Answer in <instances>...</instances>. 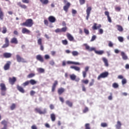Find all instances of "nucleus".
<instances>
[{
	"label": "nucleus",
	"mask_w": 129,
	"mask_h": 129,
	"mask_svg": "<svg viewBox=\"0 0 129 129\" xmlns=\"http://www.w3.org/2000/svg\"><path fill=\"white\" fill-rule=\"evenodd\" d=\"M89 82V81L88 80H82V83H83L84 84H88Z\"/></svg>",
	"instance_id": "obj_46"
},
{
	"label": "nucleus",
	"mask_w": 129,
	"mask_h": 129,
	"mask_svg": "<svg viewBox=\"0 0 129 129\" xmlns=\"http://www.w3.org/2000/svg\"><path fill=\"white\" fill-rule=\"evenodd\" d=\"M120 127H121V123H120V121H117L116 125V128L120 129Z\"/></svg>",
	"instance_id": "obj_34"
},
{
	"label": "nucleus",
	"mask_w": 129,
	"mask_h": 129,
	"mask_svg": "<svg viewBox=\"0 0 129 129\" xmlns=\"http://www.w3.org/2000/svg\"><path fill=\"white\" fill-rule=\"evenodd\" d=\"M116 27H117V30H118V31H119V32H122L123 31V28H122V26H120L119 25H117Z\"/></svg>",
	"instance_id": "obj_35"
},
{
	"label": "nucleus",
	"mask_w": 129,
	"mask_h": 129,
	"mask_svg": "<svg viewBox=\"0 0 129 129\" xmlns=\"http://www.w3.org/2000/svg\"><path fill=\"white\" fill-rule=\"evenodd\" d=\"M63 3L64 4H66V5L63 6V10L66 11V13H67L68 12V10L69 9V8H70V6H71V4L69 2H67V0H63Z\"/></svg>",
	"instance_id": "obj_4"
},
{
	"label": "nucleus",
	"mask_w": 129,
	"mask_h": 129,
	"mask_svg": "<svg viewBox=\"0 0 129 129\" xmlns=\"http://www.w3.org/2000/svg\"><path fill=\"white\" fill-rule=\"evenodd\" d=\"M16 59L17 61L18 62H22L23 63H26V61L25 60V59L23 58L22 57H21V56H20V55L17 54L16 55Z\"/></svg>",
	"instance_id": "obj_12"
},
{
	"label": "nucleus",
	"mask_w": 129,
	"mask_h": 129,
	"mask_svg": "<svg viewBox=\"0 0 129 129\" xmlns=\"http://www.w3.org/2000/svg\"><path fill=\"white\" fill-rule=\"evenodd\" d=\"M67 27H64L61 28V33H65L67 31Z\"/></svg>",
	"instance_id": "obj_48"
},
{
	"label": "nucleus",
	"mask_w": 129,
	"mask_h": 129,
	"mask_svg": "<svg viewBox=\"0 0 129 129\" xmlns=\"http://www.w3.org/2000/svg\"><path fill=\"white\" fill-rule=\"evenodd\" d=\"M61 42L62 43L63 45H66L68 44V41L66 39L62 40Z\"/></svg>",
	"instance_id": "obj_52"
},
{
	"label": "nucleus",
	"mask_w": 129,
	"mask_h": 129,
	"mask_svg": "<svg viewBox=\"0 0 129 129\" xmlns=\"http://www.w3.org/2000/svg\"><path fill=\"white\" fill-rule=\"evenodd\" d=\"M50 118L52 121H55V120H56V116L55 115V114L54 113L51 114Z\"/></svg>",
	"instance_id": "obj_32"
},
{
	"label": "nucleus",
	"mask_w": 129,
	"mask_h": 129,
	"mask_svg": "<svg viewBox=\"0 0 129 129\" xmlns=\"http://www.w3.org/2000/svg\"><path fill=\"white\" fill-rule=\"evenodd\" d=\"M8 32V29H7V27L6 26H4L3 27V30L2 31V33L3 34H6Z\"/></svg>",
	"instance_id": "obj_40"
},
{
	"label": "nucleus",
	"mask_w": 129,
	"mask_h": 129,
	"mask_svg": "<svg viewBox=\"0 0 129 129\" xmlns=\"http://www.w3.org/2000/svg\"><path fill=\"white\" fill-rule=\"evenodd\" d=\"M105 15L107 16L108 22L111 23V18H110V16H109V12H108V11H105Z\"/></svg>",
	"instance_id": "obj_26"
},
{
	"label": "nucleus",
	"mask_w": 129,
	"mask_h": 129,
	"mask_svg": "<svg viewBox=\"0 0 129 129\" xmlns=\"http://www.w3.org/2000/svg\"><path fill=\"white\" fill-rule=\"evenodd\" d=\"M67 37L69 41H72L74 40V37H73V36L70 33H67Z\"/></svg>",
	"instance_id": "obj_28"
},
{
	"label": "nucleus",
	"mask_w": 129,
	"mask_h": 129,
	"mask_svg": "<svg viewBox=\"0 0 129 129\" xmlns=\"http://www.w3.org/2000/svg\"><path fill=\"white\" fill-rule=\"evenodd\" d=\"M31 129H38V128H37L36 125L34 124L31 126Z\"/></svg>",
	"instance_id": "obj_64"
},
{
	"label": "nucleus",
	"mask_w": 129,
	"mask_h": 129,
	"mask_svg": "<svg viewBox=\"0 0 129 129\" xmlns=\"http://www.w3.org/2000/svg\"><path fill=\"white\" fill-rule=\"evenodd\" d=\"M10 43L11 44H15L17 45V44L19 43V41H18V39L16 37H13L11 39Z\"/></svg>",
	"instance_id": "obj_19"
},
{
	"label": "nucleus",
	"mask_w": 129,
	"mask_h": 129,
	"mask_svg": "<svg viewBox=\"0 0 129 129\" xmlns=\"http://www.w3.org/2000/svg\"><path fill=\"white\" fill-rule=\"evenodd\" d=\"M29 83H30L31 85H35V84H37V81L35 80L31 79L29 81Z\"/></svg>",
	"instance_id": "obj_39"
},
{
	"label": "nucleus",
	"mask_w": 129,
	"mask_h": 129,
	"mask_svg": "<svg viewBox=\"0 0 129 129\" xmlns=\"http://www.w3.org/2000/svg\"><path fill=\"white\" fill-rule=\"evenodd\" d=\"M0 87L1 90V95H2V96H5L6 94H7V87H6V84H5V83L0 84Z\"/></svg>",
	"instance_id": "obj_3"
},
{
	"label": "nucleus",
	"mask_w": 129,
	"mask_h": 129,
	"mask_svg": "<svg viewBox=\"0 0 129 129\" xmlns=\"http://www.w3.org/2000/svg\"><path fill=\"white\" fill-rule=\"evenodd\" d=\"M49 64L50 65H51V66H53V65L55 64V62L54 61V60H50L49 61Z\"/></svg>",
	"instance_id": "obj_62"
},
{
	"label": "nucleus",
	"mask_w": 129,
	"mask_h": 129,
	"mask_svg": "<svg viewBox=\"0 0 129 129\" xmlns=\"http://www.w3.org/2000/svg\"><path fill=\"white\" fill-rule=\"evenodd\" d=\"M17 88L20 92H21V93H25V90H24V88L21 86L18 85Z\"/></svg>",
	"instance_id": "obj_27"
},
{
	"label": "nucleus",
	"mask_w": 129,
	"mask_h": 129,
	"mask_svg": "<svg viewBox=\"0 0 129 129\" xmlns=\"http://www.w3.org/2000/svg\"><path fill=\"white\" fill-rule=\"evenodd\" d=\"M80 5H84L85 4V0H79Z\"/></svg>",
	"instance_id": "obj_60"
},
{
	"label": "nucleus",
	"mask_w": 129,
	"mask_h": 129,
	"mask_svg": "<svg viewBox=\"0 0 129 129\" xmlns=\"http://www.w3.org/2000/svg\"><path fill=\"white\" fill-rule=\"evenodd\" d=\"M102 60L103 62H104L105 66L106 67H108L109 64H108V60H107V58L105 57H102Z\"/></svg>",
	"instance_id": "obj_21"
},
{
	"label": "nucleus",
	"mask_w": 129,
	"mask_h": 129,
	"mask_svg": "<svg viewBox=\"0 0 129 129\" xmlns=\"http://www.w3.org/2000/svg\"><path fill=\"white\" fill-rule=\"evenodd\" d=\"M101 28V24L97 25V23H94L93 26H92V30L95 31L96 30H99L98 32L100 35H102L103 34V29H100Z\"/></svg>",
	"instance_id": "obj_2"
},
{
	"label": "nucleus",
	"mask_w": 129,
	"mask_h": 129,
	"mask_svg": "<svg viewBox=\"0 0 129 129\" xmlns=\"http://www.w3.org/2000/svg\"><path fill=\"white\" fill-rule=\"evenodd\" d=\"M9 81L10 84L14 85L15 84V82L17 81V78L15 77H13V78H9Z\"/></svg>",
	"instance_id": "obj_13"
},
{
	"label": "nucleus",
	"mask_w": 129,
	"mask_h": 129,
	"mask_svg": "<svg viewBox=\"0 0 129 129\" xmlns=\"http://www.w3.org/2000/svg\"><path fill=\"white\" fill-rule=\"evenodd\" d=\"M35 74L34 73H30L27 76V78H33L34 77Z\"/></svg>",
	"instance_id": "obj_43"
},
{
	"label": "nucleus",
	"mask_w": 129,
	"mask_h": 129,
	"mask_svg": "<svg viewBox=\"0 0 129 129\" xmlns=\"http://www.w3.org/2000/svg\"><path fill=\"white\" fill-rule=\"evenodd\" d=\"M22 34H30L31 31L26 28H23L22 30Z\"/></svg>",
	"instance_id": "obj_22"
},
{
	"label": "nucleus",
	"mask_w": 129,
	"mask_h": 129,
	"mask_svg": "<svg viewBox=\"0 0 129 129\" xmlns=\"http://www.w3.org/2000/svg\"><path fill=\"white\" fill-rule=\"evenodd\" d=\"M16 104L15 103H13L11 106H10V109L11 110H14V109H15V108H16Z\"/></svg>",
	"instance_id": "obj_45"
},
{
	"label": "nucleus",
	"mask_w": 129,
	"mask_h": 129,
	"mask_svg": "<svg viewBox=\"0 0 129 129\" xmlns=\"http://www.w3.org/2000/svg\"><path fill=\"white\" fill-rule=\"evenodd\" d=\"M92 10V8H91V7H88L86 10L87 16L86 17V19L87 21H88V19H89V17L90 16V13Z\"/></svg>",
	"instance_id": "obj_8"
},
{
	"label": "nucleus",
	"mask_w": 129,
	"mask_h": 129,
	"mask_svg": "<svg viewBox=\"0 0 129 129\" xmlns=\"http://www.w3.org/2000/svg\"><path fill=\"white\" fill-rule=\"evenodd\" d=\"M35 111H36V112L39 113V114H45V113H46V110H44L43 111H42L41 110V109L39 108H36L35 109Z\"/></svg>",
	"instance_id": "obj_14"
},
{
	"label": "nucleus",
	"mask_w": 129,
	"mask_h": 129,
	"mask_svg": "<svg viewBox=\"0 0 129 129\" xmlns=\"http://www.w3.org/2000/svg\"><path fill=\"white\" fill-rule=\"evenodd\" d=\"M72 54L73 55V56H78V55H79V52H78L77 51H73L72 52Z\"/></svg>",
	"instance_id": "obj_42"
},
{
	"label": "nucleus",
	"mask_w": 129,
	"mask_h": 129,
	"mask_svg": "<svg viewBox=\"0 0 129 129\" xmlns=\"http://www.w3.org/2000/svg\"><path fill=\"white\" fill-rule=\"evenodd\" d=\"M89 71V67L87 66L85 68V71L82 72V75L83 78H86V76L87 75V72Z\"/></svg>",
	"instance_id": "obj_9"
},
{
	"label": "nucleus",
	"mask_w": 129,
	"mask_h": 129,
	"mask_svg": "<svg viewBox=\"0 0 129 129\" xmlns=\"http://www.w3.org/2000/svg\"><path fill=\"white\" fill-rule=\"evenodd\" d=\"M23 4H30V0H22Z\"/></svg>",
	"instance_id": "obj_54"
},
{
	"label": "nucleus",
	"mask_w": 129,
	"mask_h": 129,
	"mask_svg": "<svg viewBox=\"0 0 129 129\" xmlns=\"http://www.w3.org/2000/svg\"><path fill=\"white\" fill-rule=\"evenodd\" d=\"M126 84V79H123L122 80V85H124V84Z\"/></svg>",
	"instance_id": "obj_57"
},
{
	"label": "nucleus",
	"mask_w": 129,
	"mask_h": 129,
	"mask_svg": "<svg viewBox=\"0 0 129 129\" xmlns=\"http://www.w3.org/2000/svg\"><path fill=\"white\" fill-rule=\"evenodd\" d=\"M70 68L71 69H74V70H76V71H80V68L78 67L71 66Z\"/></svg>",
	"instance_id": "obj_36"
},
{
	"label": "nucleus",
	"mask_w": 129,
	"mask_h": 129,
	"mask_svg": "<svg viewBox=\"0 0 129 129\" xmlns=\"http://www.w3.org/2000/svg\"><path fill=\"white\" fill-rule=\"evenodd\" d=\"M44 59L45 60H48V59H50V56L48 54H46L44 55Z\"/></svg>",
	"instance_id": "obj_61"
},
{
	"label": "nucleus",
	"mask_w": 129,
	"mask_h": 129,
	"mask_svg": "<svg viewBox=\"0 0 129 129\" xmlns=\"http://www.w3.org/2000/svg\"><path fill=\"white\" fill-rule=\"evenodd\" d=\"M42 38H39L37 40V44L39 45L41 51H44V45H43V43H42Z\"/></svg>",
	"instance_id": "obj_7"
},
{
	"label": "nucleus",
	"mask_w": 129,
	"mask_h": 129,
	"mask_svg": "<svg viewBox=\"0 0 129 129\" xmlns=\"http://www.w3.org/2000/svg\"><path fill=\"white\" fill-rule=\"evenodd\" d=\"M84 32L86 35H89V30L86 28L84 29Z\"/></svg>",
	"instance_id": "obj_51"
},
{
	"label": "nucleus",
	"mask_w": 129,
	"mask_h": 129,
	"mask_svg": "<svg viewBox=\"0 0 129 129\" xmlns=\"http://www.w3.org/2000/svg\"><path fill=\"white\" fill-rule=\"evenodd\" d=\"M4 12H3V11L2 10V8L0 7V20H4Z\"/></svg>",
	"instance_id": "obj_31"
},
{
	"label": "nucleus",
	"mask_w": 129,
	"mask_h": 129,
	"mask_svg": "<svg viewBox=\"0 0 129 129\" xmlns=\"http://www.w3.org/2000/svg\"><path fill=\"white\" fill-rule=\"evenodd\" d=\"M107 76H108V72H105L98 76L97 79L98 80H100L101 78H106V77H107Z\"/></svg>",
	"instance_id": "obj_5"
},
{
	"label": "nucleus",
	"mask_w": 129,
	"mask_h": 129,
	"mask_svg": "<svg viewBox=\"0 0 129 129\" xmlns=\"http://www.w3.org/2000/svg\"><path fill=\"white\" fill-rule=\"evenodd\" d=\"M36 58L38 61H39L41 63H43V62H44V57H43V56L40 54L36 55Z\"/></svg>",
	"instance_id": "obj_16"
},
{
	"label": "nucleus",
	"mask_w": 129,
	"mask_h": 129,
	"mask_svg": "<svg viewBox=\"0 0 129 129\" xmlns=\"http://www.w3.org/2000/svg\"><path fill=\"white\" fill-rule=\"evenodd\" d=\"M33 25H34V21L32 19H27L25 22H23L21 24V26H23V27H27L28 28H32L33 27Z\"/></svg>",
	"instance_id": "obj_1"
},
{
	"label": "nucleus",
	"mask_w": 129,
	"mask_h": 129,
	"mask_svg": "<svg viewBox=\"0 0 129 129\" xmlns=\"http://www.w3.org/2000/svg\"><path fill=\"white\" fill-rule=\"evenodd\" d=\"M30 84L29 81H27L26 82L23 83L22 85L24 86V87H26V86H27V85H29Z\"/></svg>",
	"instance_id": "obj_44"
},
{
	"label": "nucleus",
	"mask_w": 129,
	"mask_h": 129,
	"mask_svg": "<svg viewBox=\"0 0 129 129\" xmlns=\"http://www.w3.org/2000/svg\"><path fill=\"white\" fill-rule=\"evenodd\" d=\"M84 46H85V47H86V50H88V51H94V50H95V49L94 48H93V47L90 48L89 45H88L86 44H85Z\"/></svg>",
	"instance_id": "obj_24"
},
{
	"label": "nucleus",
	"mask_w": 129,
	"mask_h": 129,
	"mask_svg": "<svg viewBox=\"0 0 129 129\" xmlns=\"http://www.w3.org/2000/svg\"><path fill=\"white\" fill-rule=\"evenodd\" d=\"M58 85V81L56 80L53 83L52 86L51 87V92H54L56 90V87Z\"/></svg>",
	"instance_id": "obj_11"
},
{
	"label": "nucleus",
	"mask_w": 129,
	"mask_h": 129,
	"mask_svg": "<svg viewBox=\"0 0 129 129\" xmlns=\"http://www.w3.org/2000/svg\"><path fill=\"white\" fill-rule=\"evenodd\" d=\"M95 53L98 55H102L104 53L103 50H95Z\"/></svg>",
	"instance_id": "obj_37"
},
{
	"label": "nucleus",
	"mask_w": 129,
	"mask_h": 129,
	"mask_svg": "<svg viewBox=\"0 0 129 129\" xmlns=\"http://www.w3.org/2000/svg\"><path fill=\"white\" fill-rule=\"evenodd\" d=\"M112 87H113V88H118V84L116 83H114L112 84Z\"/></svg>",
	"instance_id": "obj_49"
},
{
	"label": "nucleus",
	"mask_w": 129,
	"mask_h": 129,
	"mask_svg": "<svg viewBox=\"0 0 129 129\" xmlns=\"http://www.w3.org/2000/svg\"><path fill=\"white\" fill-rule=\"evenodd\" d=\"M48 20L49 22L51 23H55V22H56V18L52 16H49Z\"/></svg>",
	"instance_id": "obj_18"
},
{
	"label": "nucleus",
	"mask_w": 129,
	"mask_h": 129,
	"mask_svg": "<svg viewBox=\"0 0 129 129\" xmlns=\"http://www.w3.org/2000/svg\"><path fill=\"white\" fill-rule=\"evenodd\" d=\"M121 56H122L123 60H127V59H128V57H127V56L123 51L121 52Z\"/></svg>",
	"instance_id": "obj_25"
},
{
	"label": "nucleus",
	"mask_w": 129,
	"mask_h": 129,
	"mask_svg": "<svg viewBox=\"0 0 129 129\" xmlns=\"http://www.w3.org/2000/svg\"><path fill=\"white\" fill-rule=\"evenodd\" d=\"M70 77L71 80H73V81L75 80V81H76L77 82H78L80 80V79L79 78H78L76 79V75L74 74L71 75L70 76Z\"/></svg>",
	"instance_id": "obj_17"
},
{
	"label": "nucleus",
	"mask_w": 129,
	"mask_h": 129,
	"mask_svg": "<svg viewBox=\"0 0 129 129\" xmlns=\"http://www.w3.org/2000/svg\"><path fill=\"white\" fill-rule=\"evenodd\" d=\"M54 32L55 33H62L61 29H59V28H57L56 29H55Z\"/></svg>",
	"instance_id": "obj_53"
},
{
	"label": "nucleus",
	"mask_w": 129,
	"mask_h": 129,
	"mask_svg": "<svg viewBox=\"0 0 129 129\" xmlns=\"http://www.w3.org/2000/svg\"><path fill=\"white\" fill-rule=\"evenodd\" d=\"M44 24L45 25V26H48L49 25V21H48L47 20H44Z\"/></svg>",
	"instance_id": "obj_56"
},
{
	"label": "nucleus",
	"mask_w": 129,
	"mask_h": 129,
	"mask_svg": "<svg viewBox=\"0 0 129 129\" xmlns=\"http://www.w3.org/2000/svg\"><path fill=\"white\" fill-rule=\"evenodd\" d=\"M8 123H9V122L5 119L1 121V124L4 125V127H8Z\"/></svg>",
	"instance_id": "obj_29"
},
{
	"label": "nucleus",
	"mask_w": 129,
	"mask_h": 129,
	"mask_svg": "<svg viewBox=\"0 0 129 129\" xmlns=\"http://www.w3.org/2000/svg\"><path fill=\"white\" fill-rule=\"evenodd\" d=\"M95 39H96V36L93 35L91 39V42H93V41H94Z\"/></svg>",
	"instance_id": "obj_59"
},
{
	"label": "nucleus",
	"mask_w": 129,
	"mask_h": 129,
	"mask_svg": "<svg viewBox=\"0 0 129 129\" xmlns=\"http://www.w3.org/2000/svg\"><path fill=\"white\" fill-rule=\"evenodd\" d=\"M37 71L38 73H44L45 72V70L41 68L37 69Z\"/></svg>",
	"instance_id": "obj_41"
},
{
	"label": "nucleus",
	"mask_w": 129,
	"mask_h": 129,
	"mask_svg": "<svg viewBox=\"0 0 129 129\" xmlns=\"http://www.w3.org/2000/svg\"><path fill=\"white\" fill-rule=\"evenodd\" d=\"M94 84V79H92L91 82L89 83V86H92Z\"/></svg>",
	"instance_id": "obj_58"
},
{
	"label": "nucleus",
	"mask_w": 129,
	"mask_h": 129,
	"mask_svg": "<svg viewBox=\"0 0 129 129\" xmlns=\"http://www.w3.org/2000/svg\"><path fill=\"white\" fill-rule=\"evenodd\" d=\"M3 57L6 58H11V57H12V53L9 52H5L3 53Z\"/></svg>",
	"instance_id": "obj_23"
},
{
	"label": "nucleus",
	"mask_w": 129,
	"mask_h": 129,
	"mask_svg": "<svg viewBox=\"0 0 129 129\" xmlns=\"http://www.w3.org/2000/svg\"><path fill=\"white\" fill-rule=\"evenodd\" d=\"M5 43L2 46V48L3 49H5V48H8L9 46H10V40H9V38L8 37L5 38Z\"/></svg>",
	"instance_id": "obj_6"
},
{
	"label": "nucleus",
	"mask_w": 129,
	"mask_h": 129,
	"mask_svg": "<svg viewBox=\"0 0 129 129\" xmlns=\"http://www.w3.org/2000/svg\"><path fill=\"white\" fill-rule=\"evenodd\" d=\"M40 2L42 5H48L49 4V0H40Z\"/></svg>",
	"instance_id": "obj_38"
},
{
	"label": "nucleus",
	"mask_w": 129,
	"mask_h": 129,
	"mask_svg": "<svg viewBox=\"0 0 129 129\" xmlns=\"http://www.w3.org/2000/svg\"><path fill=\"white\" fill-rule=\"evenodd\" d=\"M118 40L119 42H123V38L122 37H118Z\"/></svg>",
	"instance_id": "obj_55"
},
{
	"label": "nucleus",
	"mask_w": 129,
	"mask_h": 129,
	"mask_svg": "<svg viewBox=\"0 0 129 129\" xmlns=\"http://www.w3.org/2000/svg\"><path fill=\"white\" fill-rule=\"evenodd\" d=\"M65 92V89L64 88H59L57 90V93L59 95L63 94Z\"/></svg>",
	"instance_id": "obj_20"
},
{
	"label": "nucleus",
	"mask_w": 129,
	"mask_h": 129,
	"mask_svg": "<svg viewBox=\"0 0 129 129\" xmlns=\"http://www.w3.org/2000/svg\"><path fill=\"white\" fill-rule=\"evenodd\" d=\"M83 111L84 113H86V112H87V111H88V108L86 107Z\"/></svg>",
	"instance_id": "obj_63"
},
{
	"label": "nucleus",
	"mask_w": 129,
	"mask_h": 129,
	"mask_svg": "<svg viewBox=\"0 0 129 129\" xmlns=\"http://www.w3.org/2000/svg\"><path fill=\"white\" fill-rule=\"evenodd\" d=\"M66 104H67V105H68L70 107H72V106H73V103L71 102L69 100H67L66 101Z\"/></svg>",
	"instance_id": "obj_33"
},
{
	"label": "nucleus",
	"mask_w": 129,
	"mask_h": 129,
	"mask_svg": "<svg viewBox=\"0 0 129 129\" xmlns=\"http://www.w3.org/2000/svg\"><path fill=\"white\" fill-rule=\"evenodd\" d=\"M85 129H91V127H90V124L89 123H86L85 124Z\"/></svg>",
	"instance_id": "obj_47"
},
{
	"label": "nucleus",
	"mask_w": 129,
	"mask_h": 129,
	"mask_svg": "<svg viewBox=\"0 0 129 129\" xmlns=\"http://www.w3.org/2000/svg\"><path fill=\"white\" fill-rule=\"evenodd\" d=\"M101 126H102V127H106L107 126V123L105 122H102L101 123Z\"/></svg>",
	"instance_id": "obj_50"
},
{
	"label": "nucleus",
	"mask_w": 129,
	"mask_h": 129,
	"mask_svg": "<svg viewBox=\"0 0 129 129\" xmlns=\"http://www.w3.org/2000/svg\"><path fill=\"white\" fill-rule=\"evenodd\" d=\"M11 64H12V62H11V61H7V63L5 64L4 67V70H9L11 67Z\"/></svg>",
	"instance_id": "obj_10"
},
{
	"label": "nucleus",
	"mask_w": 129,
	"mask_h": 129,
	"mask_svg": "<svg viewBox=\"0 0 129 129\" xmlns=\"http://www.w3.org/2000/svg\"><path fill=\"white\" fill-rule=\"evenodd\" d=\"M17 5L19 6L20 8L23 9L24 10H27V9H28V7H27L25 4H22V2L17 3Z\"/></svg>",
	"instance_id": "obj_15"
},
{
	"label": "nucleus",
	"mask_w": 129,
	"mask_h": 129,
	"mask_svg": "<svg viewBox=\"0 0 129 129\" xmlns=\"http://www.w3.org/2000/svg\"><path fill=\"white\" fill-rule=\"evenodd\" d=\"M67 64H73L74 65H81L80 63L75 61H68Z\"/></svg>",
	"instance_id": "obj_30"
}]
</instances>
